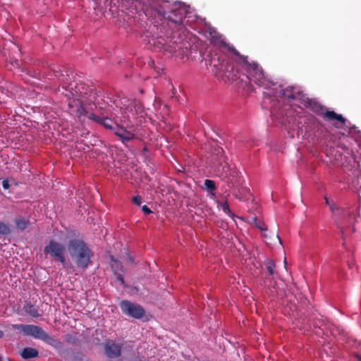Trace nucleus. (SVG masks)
I'll return each instance as SVG.
<instances>
[{
  "mask_svg": "<svg viewBox=\"0 0 361 361\" xmlns=\"http://www.w3.org/2000/svg\"><path fill=\"white\" fill-rule=\"evenodd\" d=\"M65 92L64 94L68 99H73V102L78 101L79 106L78 112L79 116H81V106L84 108L83 104H94L97 101V93L92 84H87L82 81H68L66 86H62Z\"/></svg>",
  "mask_w": 361,
  "mask_h": 361,
  "instance_id": "1",
  "label": "nucleus"
},
{
  "mask_svg": "<svg viewBox=\"0 0 361 361\" xmlns=\"http://www.w3.org/2000/svg\"><path fill=\"white\" fill-rule=\"evenodd\" d=\"M146 16L157 18L159 20L166 18L169 20L180 24L185 16V8L176 4L171 5L164 0H152L149 6L145 8Z\"/></svg>",
  "mask_w": 361,
  "mask_h": 361,
  "instance_id": "2",
  "label": "nucleus"
},
{
  "mask_svg": "<svg viewBox=\"0 0 361 361\" xmlns=\"http://www.w3.org/2000/svg\"><path fill=\"white\" fill-rule=\"evenodd\" d=\"M68 237L71 238L67 243V249L72 259L78 267L87 269L91 263L93 253L88 245L80 237L79 232L71 231Z\"/></svg>",
  "mask_w": 361,
  "mask_h": 361,
  "instance_id": "3",
  "label": "nucleus"
},
{
  "mask_svg": "<svg viewBox=\"0 0 361 361\" xmlns=\"http://www.w3.org/2000/svg\"><path fill=\"white\" fill-rule=\"evenodd\" d=\"M229 50L237 57L238 63L245 69L250 81L264 88L270 86L271 81L265 75L262 68L257 62L249 61L247 56L240 54L233 47H229Z\"/></svg>",
  "mask_w": 361,
  "mask_h": 361,
  "instance_id": "4",
  "label": "nucleus"
},
{
  "mask_svg": "<svg viewBox=\"0 0 361 361\" xmlns=\"http://www.w3.org/2000/svg\"><path fill=\"white\" fill-rule=\"evenodd\" d=\"M154 44L160 50L169 54H178L180 56L187 54L191 47L190 42L178 31L171 32V35L166 37H157Z\"/></svg>",
  "mask_w": 361,
  "mask_h": 361,
  "instance_id": "5",
  "label": "nucleus"
},
{
  "mask_svg": "<svg viewBox=\"0 0 361 361\" xmlns=\"http://www.w3.org/2000/svg\"><path fill=\"white\" fill-rule=\"evenodd\" d=\"M209 66L214 75H221L229 80L237 78V71L233 66L226 60V56L221 53H212L209 60Z\"/></svg>",
  "mask_w": 361,
  "mask_h": 361,
  "instance_id": "6",
  "label": "nucleus"
},
{
  "mask_svg": "<svg viewBox=\"0 0 361 361\" xmlns=\"http://www.w3.org/2000/svg\"><path fill=\"white\" fill-rule=\"evenodd\" d=\"M13 329L21 331L24 335L32 336L35 339H39L50 346L59 349L63 343L54 336H52L45 332L42 327L34 324H11Z\"/></svg>",
  "mask_w": 361,
  "mask_h": 361,
  "instance_id": "7",
  "label": "nucleus"
},
{
  "mask_svg": "<svg viewBox=\"0 0 361 361\" xmlns=\"http://www.w3.org/2000/svg\"><path fill=\"white\" fill-rule=\"evenodd\" d=\"M302 102L306 108L310 109L312 112L319 116L326 118L327 121H338L341 124H345L346 119L341 115L334 111H329L317 102L314 99H311L305 95H302Z\"/></svg>",
  "mask_w": 361,
  "mask_h": 361,
  "instance_id": "8",
  "label": "nucleus"
},
{
  "mask_svg": "<svg viewBox=\"0 0 361 361\" xmlns=\"http://www.w3.org/2000/svg\"><path fill=\"white\" fill-rule=\"evenodd\" d=\"M65 252V245L54 240H51L44 247V255H49L54 260L59 261L61 264L66 262Z\"/></svg>",
  "mask_w": 361,
  "mask_h": 361,
  "instance_id": "9",
  "label": "nucleus"
},
{
  "mask_svg": "<svg viewBox=\"0 0 361 361\" xmlns=\"http://www.w3.org/2000/svg\"><path fill=\"white\" fill-rule=\"evenodd\" d=\"M120 307L123 314L134 319H141L145 314V310L140 305L129 300H122L120 302Z\"/></svg>",
  "mask_w": 361,
  "mask_h": 361,
  "instance_id": "10",
  "label": "nucleus"
},
{
  "mask_svg": "<svg viewBox=\"0 0 361 361\" xmlns=\"http://www.w3.org/2000/svg\"><path fill=\"white\" fill-rule=\"evenodd\" d=\"M80 114L86 116L89 119L103 126L107 129L114 130L113 121L108 117L109 114L107 112L97 115L94 113H89L85 108L81 106Z\"/></svg>",
  "mask_w": 361,
  "mask_h": 361,
  "instance_id": "11",
  "label": "nucleus"
},
{
  "mask_svg": "<svg viewBox=\"0 0 361 361\" xmlns=\"http://www.w3.org/2000/svg\"><path fill=\"white\" fill-rule=\"evenodd\" d=\"M51 71L53 75L61 80L63 83V86H66L69 80H71L73 73L70 70L66 68L61 69V66L58 65H53L51 67Z\"/></svg>",
  "mask_w": 361,
  "mask_h": 361,
  "instance_id": "12",
  "label": "nucleus"
},
{
  "mask_svg": "<svg viewBox=\"0 0 361 361\" xmlns=\"http://www.w3.org/2000/svg\"><path fill=\"white\" fill-rule=\"evenodd\" d=\"M122 346L114 341L109 340L104 345V350L106 356L109 358H116L121 355Z\"/></svg>",
  "mask_w": 361,
  "mask_h": 361,
  "instance_id": "13",
  "label": "nucleus"
},
{
  "mask_svg": "<svg viewBox=\"0 0 361 361\" xmlns=\"http://www.w3.org/2000/svg\"><path fill=\"white\" fill-rule=\"evenodd\" d=\"M279 95L290 99H302V95H305L297 87L288 86L285 89L279 91Z\"/></svg>",
  "mask_w": 361,
  "mask_h": 361,
  "instance_id": "14",
  "label": "nucleus"
},
{
  "mask_svg": "<svg viewBox=\"0 0 361 361\" xmlns=\"http://www.w3.org/2000/svg\"><path fill=\"white\" fill-rule=\"evenodd\" d=\"M209 37L211 42L215 45H218L221 47H228V44L223 38V36L214 28L209 29Z\"/></svg>",
  "mask_w": 361,
  "mask_h": 361,
  "instance_id": "15",
  "label": "nucleus"
},
{
  "mask_svg": "<svg viewBox=\"0 0 361 361\" xmlns=\"http://www.w3.org/2000/svg\"><path fill=\"white\" fill-rule=\"evenodd\" d=\"M114 133L121 138L123 144L135 137V135L133 133L118 125L114 128Z\"/></svg>",
  "mask_w": 361,
  "mask_h": 361,
  "instance_id": "16",
  "label": "nucleus"
},
{
  "mask_svg": "<svg viewBox=\"0 0 361 361\" xmlns=\"http://www.w3.org/2000/svg\"><path fill=\"white\" fill-rule=\"evenodd\" d=\"M215 155L216 156V161L219 163V168L220 166L222 167L223 171L225 173L227 172L228 169V165L226 163V157L224 154V152L221 147H218L217 148L214 149Z\"/></svg>",
  "mask_w": 361,
  "mask_h": 361,
  "instance_id": "17",
  "label": "nucleus"
},
{
  "mask_svg": "<svg viewBox=\"0 0 361 361\" xmlns=\"http://www.w3.org/2000/svg\"><path fill=\"white\" fill-rule=\"evenodd\" d=\"M23 310L25 312L32 317H39L41 316V314L39 313V308L37 306L30 303V302H25L23 305Z\"/></svg>",
  "mask_w": 361,
  "mask_h": 361,
  "instance_id": "18",
  "label": "nucleus"
},
{
  "mask_svg": "<svg viewBox=\"0 0 361 361\" xmlns=\"http://www.w3.org/2000/svg\"><path fill=\"white\" fill-rule=\"evenodd\" d=\"M20 354L23 359L28 360L38 357L39 351L35 348L26 347L21 350Z\"/></svg>",
  "mask_w": 361,
  "mask_h": 361,
  "instance_id": "19",
  "label": "nucleus"
},
{
  "mask_svg": "<svg viewBox=\"0 0 361 361\" xmlns=\"http://www.w3.org/2000/svg\"><path fill=\"white\" fill-rule=\"evenodd\" d=\"M15 224L20 231H24L29 225V221L23 217H18L15 219Z\"/></svg>",
  "mask_w": 361,
  "mask_h": 361,
  "instance_id": "20",
  "label": "nucleus"
},
{
  "mask_svg": "<svg viewBox=\"0 0 361 361\" xmlns=\"http://www.w3.org/2000/svg\"><path fill=\"white\" fill-rule=\"evenodd\" d=\"M12 232L11 226L8 224L0 221V235H7Z\"/></svg>",
  "mask_w": 361,
  "mask_h": 361,
  "instance_id": "21",
  "label": "nucleus"
},
{
  "mask_svg": "<svg viewBox=\"0 0 361 361\" xmlns=\"http://www.w3.org/2000/svg\"><path fill=\"white\" fill-rule=\"evenodd\" d=\"M264 265L270 275H274L275 273L274 269L276 267L275 262L271 259H267L264 261Z\"/></svg>",
  "mask_w": 361,
  "mask_h": 361,
  "instance_id": "22",
  "label": "nucleus"
},
{
  "mask_svg": "<svg viewBox=\"0 0 361 361\" xmlns=\"http://www.w3.org/2000/svg\"><path fill=\"white\" fill-rule=\"evenodd\" d=\"M204 188L209 192H213L216 190V183L213 180L206 179L204 180Z\"/></svg>",
  "mask_w": 361,
  "mask_h": 361,
  "instance_id": "23",
  "label": "nucleus"
},
{
  "mask_svg": "<svg viewBox=\"0 0 361 361\" xmlns=\"http://www.w3.org/2000/svg\"><path fill=\"white\" fill-rule=\"evenodd\" d=\"M111 268L114 272V274L116 273V271H123V265L121 264V263L117 260H114V264L111 265Z\"/></svg>",
  "mask_w": 361,
  "mask_h": 361,
  "instance_id": "24",
  "label": "nucleus"
},
{
  "mask_svg": "<svg viewBox=\"0 0 361 361\" xmlns=\"http://www.w3.org/2000/svg\"><path fill=\"white\" fill-rule=\"evenodd\" d=\"M251 219L253 223L255 224V226L260 229L261 231H266L267 229V228L265 226L264 224L259 222L257 216H252Z\"/></svg>",
  "mask_w": 361,
  "mask_h": 361,
  "instance_id": "25",
  "label": "nucleus"
},
{
  "mask_svg": "<svg viewBox=\"0 0 361 361\" xmlns=\"http://www.w3.org/2000/svg\"><path fill=\"white\" fill-rule=\"evenodd\" d=\"M221 209L225 214L228 215H230L231 214V211L229 208V205L227 201L221 204Z\"/></svg>",
  "mask_w": 361,
  "mask_h": 361,
  "instance_id": "26",
  "label": "nucleus"
},
{
  "mask_svg": "<svg viewBox=\"0 0 361 361\" xmlns=\"http://www.w3.org/2000/svg\"><path fill=\"white\" fill-rule=\"evenodd\" d=\"M313 325L315 328L322 329L323 325V321L319 319H315L312 322V324L310 325V326Z\"/></svg>",
  "mask_w": 361,
  "mask_h": 361,
  "instance_id": "27",
  "label": "nucleus"
},
{
  "mask_svg": "<svg viewBox=\"0 0 361 361\" xmlns=\"http://www.w3.org/2000/svg\"><path fill=\"white\" fill-rule=\"evenodd\" d=\"M114 274L116 276L118 281H120L121 284H123L124 283L123 271H120V272L116 271V273Z\"/></svg>",
  "mask_w": 361,
  "mask_h": 361,
  "instance_id": "28",
  "label": "nucleus"
},
{
  "mask_svg": "<svg viewBox=\"0 0 361 361\" xmlns=\"http://www.w3.org/2000/svg\"><path fill=\"white\" fill-rule=\"evenodd\" d=\"M132 200L133 203L137 206H140L142 203V197L140 195L133 197Z\"/></svg>",
  "mask_w": 361,
  "mask_h": 361,
  "instance_id": "29",
  "label": "nucleus"
},
{
  "mask_svg": "<svg viewBox=\"0 0 361 361\" xmlns=\"http://www.w3.org/2000/svg\"><path fill=\"white\" fill-rule=\"evenodd\" d=\"M142 211L145 214H152V211L147 206V205H143L142 207Z\"/></svg>",
  "mask_w": 361,
  "mask_h": 361,
  "instance_id": "30",
  "label": "nucleus"
},
{
  "mask_svg": "<svg viewBox=\"0 0 361 361\" xmlns=\"http://www.w3.org/2000/svg\"><path fill=\"white\" fill-rule=\"evenodd\" d=\"M329 207H330V209L333 212H335L336 211H338L340 210V209L338 208V207L334 204V203H332V204H329Z\"/></svg>",
  "mask_w": 361,
  "mask_h": 361,
  "instance_id": "31",
  "label": "nucleus"
},
{
  "mask_svg": "<svg viewBox=\"0 0 361 361\" xmlns=\"http://www.w3.org/2000/svg\"><path fill=\"white\" fill-rule=\"evenodd\" d=\"M2 186L4 190H8L10 187L8 180H4L2 182Z\"/></svg>",
  "mask_w": 361,
  "mask_h": 361,
  "instance_id": "32",
  "label": "nucleus"
},
{
  "mask_svg": "<svg viewBox=\"0 0 361 361\" xmlns=\"http://www.w3.org/2000/svg\"><path fill=\"white\" fill-rule=\"evenodd\" d=\"M355 357L357 360L361 361V355L356 354Z\"/></svg>",
  "mask_w": 361,
  "mask_h": 361,
  "instance_id": "33",
  "label": "nucleus"
},
{
  "mask_svg": "<svg viewBox=\"0 0 361 361\" xmlns=\"http://www.w3.org/2000/svg\"><path fill=\"white\" fill-rule=\"evenodd\" d=\"M342 211H343V212L344 213V215H345V214H346V215H349V216L350 215V212H347V211H345V210H344V209H343Z\"/></svg>",
  "mask_w": 361,
  "mask_h": 361,
  "instance_id": "34",
  "label": "nucleus"
},
{
  "mask_svg": "<svg viewBox=\"0 0 361 361\" xmlns=\"http://www.w3.org/2000/svg\"><path fill=\"white\" fill-rule=\"evenodd\" d=\"M128 259H129V261H130V262H132V263H133V262H134V259H133V258L131 256H128Z\"/></svg>",
  "mask_w": 361,
  "mask_h": 361,
  "instance_id": "35",
  "label": "nucleus"
},
{
  "mask_svg": "<svg viewBox=\"0 0 361 361\" xmlns=\"http://www.w3.org/2000/svg\"><path fill=\"white\" fill-rule=\"evenodd\" d=\"M4 331L0 330V338H2L4 336Z\"/></svg>",
  "mask_w": 361,
  "mask_h": 361,
  "instance_id": "36",
  "label": "nucleus"
},
{
  "mask_svg": "<svg viewBox=\"0 0 361 361\" xmlns=\"http://www.w3.org/2000/svg\"><path fill=\"white\" fill-rule=\"evenodd\" d=\"M151 1H152V0H147V4L146 5L145 8H146L147 7H149V4L151 3Z\"/></svg>",
  "mask_w": 361,
  "mask_h": 361,
  "instance_id": "37",
  "label": "nucleus"
},
{
  "mask_svg": "<svg viewBox=\"0 0 361 361\" xmlns=\"http://www.w3.org/2000/svg\"><path fill=\"white\" fill-rule=\"evenodd\" d=\"M325 200H326V204H328L329 205V204H330V203H329V200H328V198H327V197H326V198H325Z\"/></svg>",
  "mask_w": 361,
  "mask_h": 361,
  "instance_id": "38",
  "label": "nucleus"
},
{
  "mask_svg": "<svg viewBox=\"0 0 361 361\" xmlns=\"http://www.w3.org/2000/svg\"><path fill=\"white\" fill-rule=\"evenodd\" d=\"M68 106L70 108L73 107V104H71V102L68 103Z\"/></svg>",
  "mask_w": 361,
  "mask_h": 361,
  "instance_id": "39",
  "label": "nucleus"
},
{
  "mask_svg": "<svg viewBox=\"0 0 361 361\" xmlns=\"http://www.w3.org/2000/svg\"><path fill=\"white\" fill-rule=\"evenodd\" d=\"M277 238H279L280 243H281V239L279 238V236L277 235Z\"/></svg>",
  "mask_w": 361,
  "mask_h": 361,
  "instance_id": "40",
  "label": "nucleus"
}]
</instances>
